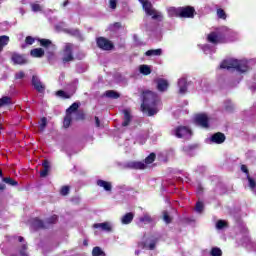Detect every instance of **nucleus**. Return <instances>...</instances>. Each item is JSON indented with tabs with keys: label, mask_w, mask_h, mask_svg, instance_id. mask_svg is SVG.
Returning a JSON list of instances; mask_svg holds the SVG:
<instances>
[{
	"label": "nucleus",
	"mask_w": 256,
	"mask_h": 256,
	"mask_svg": "<svg viewBox=\"0 0 256 256\" xmlns=\"http://www.w3.org/2000/svg\"><path fill=\"white\" fill-rule=\"evenodd\" d=\"M158 102L159 96L157 95V93L149 90L144 91L142 104L140 106L142 113H144L148 117H153L154 115H157V113H159V110L157 109Z\"/></svg>",
	"instance_id": "1"
},
{
	"label": "nucleus",
	"mask_w": 256,
	"mask_h": 256,
	"mask_svg": "<svg viewBox=\"0 0 256 256\" xmlns=\"http://www.w3.org/2000/svg\"><path fill=\"white\" fill-rule=\"evenodd\" d=\"M220 69H227L228 71L231 69H236L239 73H247L251 68L249 67V63L243 60H224L220 64Z\"/></svg>",
	"instance_id": "2"
},
{
	"label": "nucleus",
	"mask_w": 256,
	"mask_h": 256,
	"mask_svg": "<svg viewBox=\"0 0 256 256\" xmlns=\"http://www.w3.org/2000/svg\"><path fill=\"white\" fill-rule=\"evenodd\" d=\"M195 7L184 6V7H172L169 9V15L172 17H180V19H193L196 15Z\"/></svg>",
	"instance_id": "3"
},
{
	"label": "nucleus",
	"mask_w": 256,
	"mask_h": 256,
	"mask_svg": "<svg viewBox=\"0 0 256 256\" xmlns=\"http://www.w3.org/2000/svg\"><path fill=\"white\" fill-rule=\"evenodd\" d=\"M207 41L208 43H212V45H219L227 43V36L221 31H214L208 34Z\"/></svg>",
	"instance_id": "4"
},
{
	"label": "nucleus",
	"mask_w": 256,
	"mask_h": 256,
	"mask_svg": "<svg viewBox=\"0 0 256 256\" xmlns=\"http://www.w3.org/2000/svg\"><path fill=\"white\" fill-rule=\"evenodd\" d=\"M96 45L101 51H113V49H115V44L103 36L96 38Z\"/></svg>",
	"instance_id": "5"
},
{
	"label": "nucleus",
	"mask_w": 256,
	"mask_h": 256,
	"mask_svg": "<svg viewBox=\"0 0 256 256\" xmlns=\"http://www.w3.org/2000/svg\"><path fill=\"white\" fill-rule=\"evenodd\" d=\"M142 3V7L146 13V15L152 17V19L157 20V19H162L163 16L161 14H157V11L153 9V4L149 2L148 0H142L140 1Z\"/></svg>",
	"instance_id": "6"
},
{
	"label": "nucleus",
	"mask_w": 256,
	"mask_h": 256,
	"mask_svg": "<svg viewBox=\"0 0 256 256\" xmlns=\"http://www.w3.org/2000/svg\"><path fill=\"white\" fill-rule=\"evenodd\" d=\"M73 43H66L62 53H63V57H62V62L65 63H71V61H75V56L73 55Z\"/></svg>",
	"instance_id": "7"
},
{
	"label": "nucleus",
	"mask_w": 256,
	"mask_h": 256,
	"mask_svg": "<svg viewBox=\"0 0 256 256\" xmlns=\"http://www.w3.org/2000/svg\"><path fill=\"white\" fill-rule=\"evenodd\" d=\"M174 135L177 139H183V137L193 135V131H191L187 126H178L174 129Z\"/></svg>",
	"instance_id": "8"
},
{
	"label": "nucleus",
	"mask_w": 256,
	"mask_h": 256,
	"mask_svg": "<svg viewBox=\"0 0 256 256\" xmlns=\"http://www.w3.org/2000/svg\"><path fill=\"white\" fill-rule=\"evenodd\" d=\"M194 123L203 129H209V117L207 114H197L194 118Z\"/></svg>",
	"instance_id": "9"
},
{
	"label": "nucleus",
	"mask_w": 256,
	"mask_h": 256,
	"mask_svg": "<svg viewBox=\"0 0 256 256\" xmlns=\"http://www.w3.org/2000/svg\"><path fill=\"white\" fill-rule=\"evenodd\" d=\"M11 61L14 65H27V63H29L25 54H19L17 52L12 53Z\"/></svg>",
	"instance_id": "10"
},
{
	"label": "nucleus",
	"mask_w": 256,
	"mask_h": 256,
	"mask_svg": "<svg viewBox=\"0 0 256 256\" xmlns=\"http://www.w3.org/2000/svg\"><path fill=\"white\" fill-rule=\"evenodd\" d=\"M31 83L38 93H45V85L41 82L37 75L32 76Z\"/></svg>",
	"instance_id": "11"
},
{
	"label": "nucleus",
	"mask_w": 256,
	"mask_h": 256,
	"mask_svg": "<svg viewBox=\"0 0 256 256\" xmlns=\"http://www.w3.org/2000/svg\"><path fill=\"white\" fill-rule=\"evenodd\" d=\"M225 134L222 132H217L215 134H213L210 138V141H212V143H216V145H221V143H225Z\"/></svg>",
	"instance_id": "12"
},
{
	"label": "nucleus",
	"mask_w": 256,
	"mask_h": 256,
	"mask_svg": "<svg viewBox=\"0 0 256 256\" xmlns=\"http://www.w3.org/2000/svg\"><path fill=\"white\" fill-rule=\"evenodd\" d=\"M156 83H157V89L161 93H164V91H167V89H169V82H167V80L163 78L156 80Z\"/></svg>",
	"instance_id": "13"
},
{
	"label": "nucleus",
	"mask_w": 256,
	"mask_h": 256,
	"mask_svg": "<svg viewBox=\"0 0 256 256\" xmlns=\"http://www.w3.org/2000/svg\"><path fill=\"white\" fill-rule=\"evenodd\" d=\"M123 114H124V120L122 122V127H129L133 116H131V111H129L128 109L123 110Z\"/></svg>",
	"instance_id": "14"
},
{
	"label": "nucleus",
	"mask_w": 256,
	"mask_h": 256,
	"mask_svg": "<svg viewBox=\"0 0 256 256\" xmlns=\"http://www.w3.org/2000/svg\"><path fill=\"white\" fill-rule=\"evenodd\" d=\"M133 219H135V214L128 212L121 218V223L122 225H129L133 223Z\"/></svg>",
	"instance_id": "15"
},
{
	"label": "nucleus",
	"mask_w": 256,
	"mask_h": 256,
	"mask_svg": "<svg viewBox=\"0 0 256 256\" xmlns=\"http://www.w3.org/2000/svg\"><path fill=\"white\" fill-rule=\"evenodd\" d=\"M178 87L180 95H185L187 93V78L179 79Z\"/></svg>",
	"instance_id": "16"
},
{
	"label": "nucleus",
	"mask_w": 256,
	"mask_h": 256,
	"mask_svg": "<svg viewBox=\"0 0 256 256\" xmlns=\"http://www.w3.org/2000/svg\"><path fill=\"white\" fill-rule=\"evenodd\" d=\"M127 166L129 167V169H140V170H143V169H146L147 168V165H145L143 162L141 161H133V162H129L127 164Z\"/></svg>",
	"instance_id": "17"
},
{
	"label": "nucleus",
	"mask_w": 256,
	"mask_h": 256,
	"mask_svg": "<svg viewBox=\"0 0 256 256\" xmlns=\"http://www.w3.org/2000/svg\"><path fill=\"white\" fill-rule=\"evenodd\" d=\"M93 227L94 229H102V231H107L108 233L112 231L111 224L108 222L95 223Z\"/></svg>",
	"instance_id": "18"
},
{
	"label": "nucleus",
	"mask_w": 256,
	"mask_h": 256,
	"mask_svg": "<svg viewBox=\"0 0 256 256\" xmlns=\"http://www.w3.org/2000/svg\"><path fill=\"white\" fill-rule=\"evenodd\" d=\"M146 57H161L163 55V50L161 48L158 49H150L145 52Z\"/></svg>",
	"instance_id": "19"
},
{
	"label": "nucleus",
	"mask_w": 256,
	"mask_h": 256,
	"mask_svg": "<svg viewBox=\"0 0 256 256\" xmlns=\"http://www.w3.org/2000/svg\"><path fill=\"white\" fill-rule=\"evenodd\" d=\"M32 227L35 231H39V229H46L45 223L43 220L35 218L32 222Z\"/></svg>",
	"instance_id": "20"
},
{
	"label": "nucleus",
	"mask_w": 256,
	"mask_h": 256,
	"mask_svg": "<svg viewBox=\"0 0 256 256\" xmlns=\"http://www.w3.org/2000/svg\"><path fill=\"white\" fill-rule=\"evenodd\" d=\"M96 185H98V187H103L104 191H111V189H113L111 182L102 179L97 180Z\"/></svg>",
	"instance_id": "21"
},
{
	"label": "nucleus",
	"mask_w": 256,
	"mask_h": 256,
	"mask_svg": "<svg viewBox=\"0 0 256 256\" xmlns=\"http://www.w3.org/2000/svg\"><path fill=\"white\" fill-rule=\"evenodd\" d=\"M31 57H35L37 59L45 56V50L43 48H34L30 51Z\"/></svg>",
	"instance_id": "22"
},
{
	"label": "nucleus",
	"mask_w": 256,
	"mask_h": 256,
	"mask_svg": "<svg viewBox=\"0 0 256 256\" xmlns=\"http://www.w3.org/2000/svg\"><path fill=\"white\" fill-rule=\"evenodd\" d=\"M9 36L7 35H2L0 36V53L1 51H3L4 47H6V45H9Z\"/></svg>",
	"instance_id": "23"
},
{
	"label": "nucleus",
	"mask_w": 256,
	"mask_h": 256,
	"mask_svg": "<svg viewBox=\"0 0 256 256\" xmlns=\"http://www.w3.org/2000/svg\"><path fill=\"white\" fill-rule=\"evenodd\" d=\"M105 96L108 97V99H119L121 97V94L115 90H107L105 92Z\"/></svg>",
	"instance_id": "24"
},
{
	"label": "nucleus",
	"mask_w": 256,
	"mask_h": 256,
	"mask_svg": "<svg viewBox=\"0 0 256 256\" xmlns=\"http://www.w3.org/2000/svg\"><path fill=\"white\" fill-rule=\"evenodd\" d=\"M72 121H73V117L71 116V114H66L63 121L64 129H69V127H71Z\"/></svg>",
	"instance_id": "25"
},
{
	"label": "nucleus",
	"mask_w": 256,
	"mask_h": 256,
	"mask_svg": "<svg viewBox=\"0 0 256 256\" xmlns=\"http://www.w3.org/2000/svg\"><path fill=\"white\" fill-rule=\"evenodd\" d=\"M2 181L7 185H11V187H17V185H19V182H17L15 179L11 177H5L2 179Z\"/></svg>",
	"instance_id": "26"
},
{
	"label": "nucleus",
	"mask_w": 256,
	"mask_h": 256,
	"mask_svg": "<svg viewBox=\"0 0 256 256\" xmlns=\"http://www.w3.org/2000/svg\"><path fill=\"white\" fill-rule=\"evenodd\" d=\"M5 105H13V102L11 101V97L4 96L0 98V107H5Z\"/></svg>",
	"instance_id": "27"
},
{
	"label": "nucleus",
	"mask_w": 256,
	"mask_h": 256,
	"mask_svg": "<svg viewBox=\"0 0 256 256\" xmlns=\"http://www.w3.org/2000/svg\"><path fill=\"white\" fill-rule=\"evenodd\" d=\"M38 42L40 43L41 47H44L45 49L51 47L52 43L51 40L45 39V38H40L38 39Z\"/></svg>",
	"instance_id": "28"
},
{
	"label": "nucleus",
	"mask_w": 256,
	"mask_h": 256,
	"mask_svg": "<svg viewBox=\"0 0 256 256\" xmlns=\"http://www.w3.org/2000/svg\"><path fill=\"white\" fill-rule=\"evenodd\" d=\"M155 159H157V154L152 152V153H150L149 156H147L145 158L144 162L146 163V165H151V163H153L155 161Z\"/></svg>",
	"instance_id": "29"
},
{
	"label": "nucleus",
	"mask_w": 256,
	"mask_h": 256,
	"mask_svg": "<svg viewBox=\"0 0 256 256\" xmlns=\"http://www.w3.org/2000/svg\"><path fill=\"white\" fill-rule=\"evenodd\" d=\"M140 73L142 75H151V67H149L148 65H141L140 66Z\"/></svg>",
	"instance_id": "30"
},
{
	"label": "nucleus",
	"mask_w": 256,
	"mask_h": 256,
	"mask_svg": "<svg viewBox=\"0 0 256 256\" xmlns=\"http://www.w3.org/2000/svg\"><path fill=\"white\" fill-rule=\"evenodd\" d=\"M79 109V104L77 102H74L67 110L66 115H71V113H75Z\"/></svg>",
	"instance_id": "31"
},
{
	"label": "nucleus",
	"mask_w": 256,
	"mask_h": 256,
	"mask_svg": "<svg viewBox=\"0 0 256 256\" xmlns=\"http://www.w3.org/2000/svg\"><path fill=\"white\" fill-rule=\"evenodd\" d=\"M92 256H105V252H103L101 247L96 246L92 250Z\"/></svg>",
	"instance_id": "32"
},
{
	"label": "nucleus",
	"mask_w": 256,
	"mask_h": 256,
	"mask_svg": "<svg viewBox=\"0 0 256 256\" xmlns=\"http://www.w3.org/2000/svg\"><path fill=\"white\" fill-rule=\"evenodd\" d=\"M140 223H152L153 219L149 214H144L142 217L139 218Z\"/></svg>",
	"instance_id": "33"
},
{
	"label": "nucleus",
	"mask_w": 256,
	"mask_h": 256,
	"mask_svg": "<svg viewBox=\"0 0 256 256\" xmlns=\"http://www.w3.org/2000/svg\"><path fill=\"white\" fill-rule=\"evenodd\" d=\"M224 109L225 111H228V113H232V111L235 109V106L233 105V102H231V100H228L225 102Z\"/></svg>",
	"instance_id": "34"
},
{
	"label": "nucleus",
	"mask_w": 256,
	"mask_h": 256,
	"mask_svg": "<svg viewBox=\"0 0 256 256\" xmlns=\"http://www.w3.org/2000/svg\"><path fill=\"white\" fill-rule=\"evenodd\" d=\"M56 96L57 97H62V99H71V94H68L63 90L56 91Z\"/></svg>",
	"instance_id": "35"
},
{
	"label": "nucleus",
	"mask_w": 256,
	"mask_h": 256,
	"mask_svg": "<svg viewBox=\"0 0 256 256\" xmlns=\"http://www.w3.org/2000/svg\"><path fill=\"white\" fill-rule=\"evenodd\" d=\"M211 256H223V251H221V248L214 247L210 251Z\"/></svg>",
	"instance_id": "36"
},
{
	"label": "nucleus",
	"mask_w": 256,
	"mask_h": 256,
	"mask_svg": "<svg viewBox=\"0 0 256 256\" xmlns=\"http://www.w3.org/2000/svg\"><path fill=\"white\" fill-rule=\"evenodd\" d=\"M246 179L248 181V187H250V189H255L256 188V181H255V179H253L251 177V175L246 176Z\"/></svg>",
	"instance_id": "37"
},
{
	"label": "nucleus",
	"mask_w": 256,
	"mask_h": 256,
	"mask_svg": "<svg viewBox=\"0 0 256 256\" xmlns=\"http://www.w3.org/2000/svg\"><path fill=\"white\" fill-rule=\"evenodd\" d=\"M217 16H218V19H227V13H225V10H223V8H218L217 11Z\"/></svg>",
	"instance_id": "38"
},
{
	"label": "nucleus",
	"mask_w": 256,
	"mask_h": 256,
	"mask_svg": "<svg viewBox=\"0 0 256 256\" xmlns=\"http://www.w3.org/2000/svg\"><path fill=\"white\" fill-rule=\"evenodd\" d=\"M111 31H119V29H123V25L121 22H115L112 25H110Z\"/></svg>",
	"instance_id": "39"
},
{
	"label": "nucleus",
	"mask_w": 256,
	"mask_h": 256,
	"mask_svg": "<svg viewBox=\"0 0 256 256\" xmlns=\"http://www.w3.org/2000/svg\"><path fill=\"white\" fill-rule=\"evenodd\" d=\"M31 5V9L34 13H39V11H43V8L41 7V5L37 4V3H32Z\"/></svg>",
	"instance_id": "40"
},
{
	"label": "nucleus",
	"mask_w": 256,
	"mask_h": 256,
	"mask_svg": "<svg viewBox=\"0 0 256 256\" xmlns=\"http://www.w3.org/2000/svg\"><path fill=\"white\" fill-rule=\"evenodd\" d=\"M57 219H59V217L57 215H53L46 220V223H48V225H54V223H57Z\"/></svg>",
	"instance_id": "41"
},
{
	"label": "nucleus",
	"mask_w": 256,
	"mask_h": 256,
	"mask_svg": "<svg viewBox=\"0 0 256 256\" xmlns=\"http://www.w3.org/2000/svg\"><path fill=\"white\" fill-rule=\"evenodd\" d=\"M163 219H164L165 223H167L168 225H169V223H171V221H173L171 216H169V212H167V211L163 212Z\"/></svg>",
	"instance_id": "42"
},
{
	"label": "nucleus",
	"mask_w": 256,
	"mask_h": 256,
	"mask_svg": "<svg viewBox=\"0 0 256 256\" xmlns=\"http://www.w3.org/2000/svg\"><path fill=\"white\" fill-rule=\"evenodd\" d=\"M76 121H85V112L83 111L77 112Z\"/></svg>",
	"instance_id": "43"
},
{
	"label": "nucleus",
	"mask_w": 256,
	"mask_h": 256,
	"mask_svg": "<svg viewBox=\"0 0 256 256\" xmlns=\"http://www.w3.org/2000/svg\"><path fill=\"white\" fill-rule=\"evenodd\" d=\"M70 188L69 186H62L61 190H60V195H62L63 197L67 196V194L69 193Z\"/></svg>",
	"instance_id": "44"
},
{
	"label": "nucleus",
	"mask_w": 256,
	"mask_h": 256,
	"mask_svg": "<svg viewBox=\"0 0 256 256\" xmlns=\"http://www.w3.org/2000/svg\"><path fill=\"white\" fill-rule=\"evenodd\" d=\"M216 227H217V229H223V228L227 227V222H225L223 220H218L216 223Z\"/></svg>",
	"instance_id": "45"
},
{
	"label": "nucleus",
	"mask_w": 256,
	"mask_h": 256,
	"mask_svg": "<svg viewBox=\"0 0 256 256\" xmlns=\"http://www.w3.org/2000/svg\"><path fill=\"white\" fill-rule=\"evenodd\" d=\"M204 208H205V206L203 205V202H197L196 203V211L198 213H203Z\"/></svg>",
	"instance_id": "46"
},
{
	"label": "nucleus",
	"mask_w": 256,
	"mask_h": 256,
	"mask_svg": "<svg viewBox=\"0 0 256 256\" xmlns=\"http://www.w3.org/2000/svg\"><path fill=\"white\" fill-rule=\"evenodd\" d=\"M25 43L26 45H33V43H35V38H33L32 36H27L25 38Z\"/></svg>",
	"instance_id": "47"
},
{
	"label": "nucleus",
	"mask_w": 256,
	"mask_h": 256,
	"mask_svg": "<svg viewBox=\"0 0 256 256\" xmlns=\"http://www.w3.org/2000/svg\"><path fill=\"white\" fill-rule=\"evenodd\" d=\"M45 127H47V118L43 117V118L41 119L40 129H41L42 131H45Z\"/></svg>",
	"instance_id": "48"
},
{
	"label": "nucleus",
	"mask_w": 256,
	"mask_h": 256,
	"mask_svg": "<svg viewBox=\"0 0 256 256\" xmlns=\"http://www.w3.org/2000/svg\"><path fill=\"white\" fill-rule=\"evenodd\" d=\"M241 172L242 173H245V175H246V177H249V168H247V165H245V164H242L241 165Z\"/></svg>",
	"instance_id": "49"
},
{
	"label": "nucleus",
	"mask_w": 256,
	"mask_h": 256,
	"mask_svg": "<svg viewBox=\"0 0 256 256\" xmlns=\"http://www.w3.org/2000/svg\"><path fill=\"white\" fill-rule=\"evenodd\" d=\"M42 167H43L44 170L49 171V169L51 167L49 165V160H44L43 163H42Z\"/></svg>",
	"instance_id": "50"
},
{
	"label": "nucleus",
	"mask_w": 256,
	"mask_h": 256,
	"mask_svg": "<svg viewBox=\"0 0 256 256\" xmlns=\"http://www.w3.org/2000/svg\"><path fill=\"white\" fill-rule=\"evenodd\" d=\"M67 33L69 35H73L75 37V36L79 35L80 32H79V29H74V30H67Z\"/></svg>",
	"instance_id": "51"
},
{
	"label": "nucleus",
	"mask_w": 256,
	"mask_h": 256,
	"mask_svg": "<svg viewBox=\"0 0 256 256\" xmlns=\"http://www.w3.org/2000/svg\"><path fill=\"white\" fill-rule=\"evenodd\" d=\"M25 77V72L19 71L15 74V79H23Z\"/></svg>",
	"instance_id": "52"
},
{
	"label": "nucleus",
	"mask_w": 256,
	"mask_h": 256,
	"mask_svg": "<svg viewBox=\"0 0 256 256\" xmlns=\"http://www.w3.org/2000/svg\"><path fill=\"white\" fill-rule=\"evenodd\" d=\"M110 9H117V0L109 1Z\"/></svg>",
	"instance_id": "53"
},
{
	"label": "nucleus",
	"mask_w": 256,
	"mask_h": 256,
	"mask_svg": "<svg viewBox=\"0 0 256 256\" xmlns=\"http://www.w3.org/2000/svg\"><path fill=\"white\" fill-rule=\"evenodd\" d=\"M49 175V170H41L40 177H47Z\"/></svg>",
	"instance_id": "54"
},
{
	"label": "nucleus",
	"mask_w": 256,
	"mask_h": 256,
	"mask_svg": "<svg viewBox=\"0 0 256 256\" xmlns=\"http://www.w3.org/2000/svg\"><path fill=\"white\" fill-rule=\"evenodd\" d=\"M155 247H157V243L156 242H151L148 245V248H149L150 251H154Z\"/></svg>",
	"instance_id": "55"
},
{
	"label": "nucleus",
	"mask_w": 256,
	"mask_h": 256,
	"mask_svg": "<svg viewBox=\"0 0 256 256\" xmlns=\"http://www.w3.org/2000/svg\"><path fill=\"white\" fill-rule=\"evenodd\" d=\"M95 123H96V127H101V120H99V117L95 116Z\"/></svg>",
	"instance_id": "56"
},
{
	"label": "nucleus",
	"mask_w": 256,
	"mask_h": 256,
	"mask_svg": "<svg viewBox=\"0 0 256 256\" xmlns=\"http://www.w3.org/2000/svg\"><path fill=\"white\" fill-rule=\"evenodd\" d=\"M19 253H20V256H29L27 255V251L25 250H20Z\"/></svg>",
	"instance_id": "57"
},
{
	"label": "nucleus",
	"mask_w": 256,
	"mask_h": 256,
	"mask_svg": "<svg viewBox=\"0 0 256 256\" xmlns=\"http://www.w3.org/2000/svg\"><path fill=\"white\" fill-rule=\"evenodd\" d=\"M27 249H28L27 244H23V245L21 246L20 251H27Z\"/></svg>",
	"instance_id": "58"
},
{
	"label": "nucleus",
	"mask_w": 256,
	"mask_h": 256,
	"mask_svg": "<svg viewBox=\"0 0 256 256\" xmlns=\"http://www.w3.org/2000/svg\"><path fill=\"white\" fill-rule=\"evenodd\" d=\"M18 241L19 243H23L25 241V238H23V236H19Z\"/></svg>",
	"instance_id": "59"
},
{
	"label": "nucleus",
	"mask_w": 256,
	"mask_h": 256,
	"mask_svg": "<svg viewBox=\"0 0 256 256\" xmlns=\"http://www.w3.org/2000/svg\"><path fill=\"white\" fill-rule=\"evenodd\" d=\"M69 5V0H65L62 4V7H67Z\"/></svg>",
	"instance_id": "60"
},
{
	"label": "nucleus",
	"mask_w": 256,
	"mask_h": 256,
	"mask_svg": "<svg viewBox=\"0 0 256 256\" xmlns=\"http://www.w3.org/2000/svg\"><path fill=\"white\" fill-rule=\"evenodd\" d=\"M5 188H6L5 184H0V191H5Z\"/></svg>",
	"instance_id": "61"
},
{
	"label": "nucleus",
	"mask_w": 256,
	"mask_h": 256,
	"mask_svg": "<svg viewBox=\"0 0 256 256\" xmlns=\"http://www.w3.org/2000/svg\"><path fill=\"white\" fill-rule=\"evenodd\" d=\"M83 245H85V246L89 245V243L87 242V240H84V241H83Z\"/></svg>",
	"instance_id": "62"
},
{
	"label": "nucleus",
	"mask_w": 256,
	"mask_h": 256,
	"mask_svg": "<svg viewBox=\"0 0 256 256\" xmlns=\"http://www.w3.org/2000/svg\"><path fill=\"white\" fill-rule=\"evenodd\" d=\"M0 177H3V170L0 168Z\"/></svg>",
	"instance_id": "63"
},
{
	"label": "nucleus",
	"mask_w": 256,
	"mask_h": 256,
	"mask_svg": "<svg viewBox=\"0 0 256 256\" xmlns=\"http://www.w3.org/2000/svg\"><path fill=\"white\" fill-rule=\"evenodd\" d=\"M1 129H3V127H2L1 124H0V131H1Z\"/></svg>",
	"instance_id": "64"
}]
</instances>
